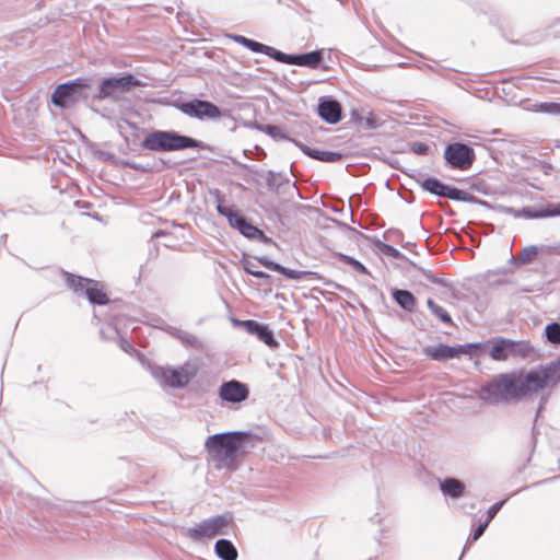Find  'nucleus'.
Here are the masks:
<instances>
[{"instance_id": "1", "label": "nucleus", "mask_w": 560, "mask_h": 560, "mask_svg": "<svg viewBox=\"0 0 560 560\" xmlns=\"http://www.w3.org/2000/svg\"><path fill=\"white\" fill-rule=\"evenodd\" d=\"M560 384V355L529 371H513L493 376L481 385L478 398L488 405L517 401L532 394L548 389L539 399L535 421L545 409L551 392Z\"/></svg>"}, {"instance_id": "2", "label": "nucleus", "mask_w": 560, "mask_h": 560, "mask_svg": "<svg viewBox=\"0 0 560 560\" xmlns=\"http://www.w3.org/2000/svg\"><path fill=\"white\" fill-rule=\"evenodd\" d=\"M256 436L248 431H233L209 435L205 446L218 467L231 468L240 455L255 447Z\"/></svg>"}, {"instance_id": "3", "label": "nucleus", "mask_w": 560, "mask_h": 560, "mask_svg": "<svg viewBox=\"0 0 560 560\" xmlns=\"http://www.w3.org/2000/svg\"><path fill=\"white\" fill-rule=\"evenodd\" d=\"M141 147L153 152H173L186 149H206V144L175 130H152L141 141Z\"/></svg>"}, {"instance_id": "4", "label": "nucleus", "mask_w": 560, "mask_h": 560, "mask_svg": "<svg viewBox=\"0 0 560 560\" xmlns=\"http://www.w3.org/2000/svg\"><path fill=\"white\" fill-rule=\"evenodd\" d=\"M410 177L415 178L416 182L420 185V187L434 196L442 197V198H448L455 201H465L469 203H478L481 206L488 207L489 203L485 200L479 199L478 197L459 189L454 186H450L441 182L439 178L435 177H427L422 179V174L420 172H416L415 174L409 175Z\"/></svg>"}, {"instance_id": "5", "label": "nucleus", "mask_w": 560, "mask_h": 560, "mask_svg": "<svg viewBox=\"0 0 560 560\" xmlns=\"http://www.w3.org/2000/svg\"><path fill=\"white\" fill-rule=\"evenodd\" d=\"M66 283L78 295H86L89 302L93 305H106L109 303L107 294L104 292L101 282L70 273L62 270Z\"/></svg>"}, {"instance_id": "6", "label": "nucleus", "mask_w": 560, "mask_h": 560, "mask_svg": "<svg viewBox=\"0 0 560 560\" xmlns=\"http://www.w3.org/2000/svg\"><path fill=\"white\" fill-rule=\"evenodd\" d=\"M142 85L143 83L131 73H125L119 77H108L102 79L100 82L97 86V95L103 100L118 102L122 98L124 94Z\"/></svg>"}, {"instance_id": "7", "label": "nucleus", "mask_w": 560, "mask_h": 560, "mask_svg": "<svg viewBox=\"0 0 560 560\" xmlns=\"http://www.w3.org/2000/svg\"><path fill=\"white\" fill-rule=\"evenodd\" d=\"M198 371L197 364L185 362L177 368H156L153 371V375L163 385L173 388H184L198 374Z\"/></svg>"}, {"instance_id": "8", "label": "nucleus", "mask_w": 560, "mask_h": 560, "mask_svg": "<svg viewBox=\"0 0 560 560\" xmlns=\"http://www.w3.org/2000/svg\"><path fill=\"white\" fill-rule=\"evenodd\" d=\"M444 160L452 170L467 171L472 166L476 154L472 147L463 142H452L445 147Z\"/></svg>"}, {"instance_id": "9", "label": "nucleus", "mask_w": 560, "mask_h": 560, "mask_svg": "<svg viewBox=\"0 0 560 560\" xmlns=\"http://www.w3.org/2000/svg\"><path fill=\"white\" fill-rule=\"evenodd\" d=\"M232 521L230 514L215 515L201 521L195 527L188 529L189 536L194 539L212 538L217 535L225 534L223 528Z\"/></svg>"}, {"instance_id": "10", "label": "nucleus", "mask_w": 560, "mask_h": 560, "mask_svg": "<svg viewBox=\"0 0 560 560\" xmlns=\"http://www.w3.org/2000/svg\"><path fill=\"white\" fill-rule=\"evenodd\" d=\"M177 108L185 115L200 120L218 119L222 116L221 109L215 104L199 98L179 103Z\"/></svg>"}, {"instance_id": "11", "label": "nucleus", "mask_w": 560, "mask_h": 560, "mask_svg": "<svg viewBox=\"0 0 560 560\" xmlns=\"http://www.w3.org/2000/svg\"><path fill=\"white\" fill-rule=\"evenodd\" d=\"M79 78L58 84L51 93V103L62 109L73 107L79 103Z\"/></svg>"}, {"instance_id": "12", "label": "nucleus", "mask_w": 560, "mask_h": 560, "mask_svg": "<svg viewBox=\"0 0 560 560\" xmlns=\"http://www.w3.org/2000/svg\"><path fill=\"white\" fill-rule=\"evenodd\" d=\"M276 61L285 65L318 69L323 65L324 52L323 50H313L304 54H285L278 49Z\"/></svg>"}, {"instance_id": "13", "label": "nucleus", "mask_w": 560, "mask_h": 560, "mask_svg": "<svg viewBox=\"0 0 560 560\" xmlns=\"http://www.w3.org/2000/svg\"><path fill=\"white\" fill-rule=\"evenodd\" d=\"M219 397L229 404L240 405L249 397V388L247 384L237 380L223 382L219 387Z\"/></svg>"}, {"instance_id": "14", "label": "nucleus", "mask_w": 560, "mask_h": 560, "mask_svg": "<svg viewBox=\"0 0 560 560\" xmlns=\"http://www.w3.org/2000/svg\"><path fill=\"white\" fill-rule=\"evenodd\" d=\"M229 224L237 230L243 236L249 240H259L265 244L273 243L272 238L267 236L262 230L255 226L245 215L236 212L230 218Z\"/></svg>"}, {"instance_id": "15", "label": "nucleus", "mask_w": 560, "mask_h": 560, "mask_svg": "<svg viewBox=\"0 0 560 560\" xmlns=\"http://www.w3.org/2000/svg\"><path fill=\"white\" fill-rule=\"evenodd\" d=\"M255 258L265 268H267L271 271H275V272H279L280 275H282L283 277H285L289 280L302 281V280L310 279V278H314V279L322 278L319 276V273H317L315 271L293 270V269L287 268L280 264L271 260L267 256H260V257H255Z\"/></svg>"}, {"instance_id": "16", "label": "nucleus", "mask_w": 560, "mask_h": 560, "mask_svg": "<svg viewBox=\"0 0 560 560\" xmlns=\"http://www.w3.org/2000/svg\"><path fill=\"white\" fill-rule=\"evenodd\" d=\"M234 323L242 326L249 335L256 336L258 340L262 341L268 347H279V342L275 338L273 331L267 325L254 319L234 320Z\"/></svg>"}, {"instance_id": "17", "label": "nucleus", "mask_w": 560, "mask_h": 560, "mask_svg": "<svg viewBox=\"0 0 560 560\" xmlns=\"http://www.w3.org/2000/svg\"><path fill=\"white\" fill-rule=\"evenodd\" d=\"M317 114L325 122L336 125L342 118V107L336 98L322 96L318 100Z\"/></svg>"}, {"instance_id": "18", "label": "nucleus", "mask_w": 560, "mask_h": 560, "mask_svg": "<svg viewBox=\"0 0 560 560\" xmlns=\"http://www.w3.org/2000/svg\"><path fill=\"white\" fill-rule=\"evenodd\" d=\"M95 156L102 162H109L112 164L128 167L141 173H151L155 171V166L153 164L138 163L130 160H119L113 152L109 151L97 150L95 151Z\"/></svg>"}, {"instance_id": "19", "label": "nucleus", "mask_w": 560, "mask_h": 560, "mask_svg": "<svg viewBox=\"0 0 560 560\" xmlns=\"http://www.w3.org/2000/svg\"><path fill=\"white\" fill-rule=\"evenodd\" d=\"M292 143H294L305 155L316 161L335 163L341 161L343 158V154L340 152L314 149L299 140H292Z\"/></svg>"}, {"instance_id": "20", "label": "nucleus", "mask_w": 560, "mask_h": 560, "mask_svg": "<svg viewBox=\"0 0 560 560\" xmlns=\"http://www.w3.org/2000/svg\"><path fill=\"white\" fill-rule=\"evenodd\" d=\"M162 329L170 336L177 339L186 348H191L195 350L203 349V342L197 336L186 330L179 329L171 325H165Z\"/></svg>"}, {"instance_id": "21", "label": "nucleus", "mask_w": 560, "mask_h": 560, "mask_svg": "<svg viewBox=\"0 0 560 560\" xmlns=\"http://www.w3.org/2000/svg\"><path fill=\"white\" fill-rule=\"evenodd\" d=\"M422 353L438 362L455 359L458 357L457 347L439 343L438 346H427L422 349Z\"/></svg>"}, {"instance_id": "22", "label": "nucleus", "mask_w": 560, "mask_h": 560, "mask_svg": "<svg viewBox=\"0 0 560 560\" xmlns=\"http://www.w3.org/2000/svg\"><path fill=\"white\" fill-rule=\"evenodd\" d=\"M80 79V88H79V103L82 102L86 106L93 108L96 102L103 101L101 96L97 95V88L92 85V80L89 78H79Z\"/></svg>"}, {"instance_id": "23", "label": "nucleus", "mask_w": 560, "mask_h": 560, "mask_svg": "<svg viewBox=\"0 0 560 560\" xmlns=\"http://www.w3.org/2000/svg\"><path fill=\"white\" fill-rule=\"evenodd\" d=\"M465 483L454 477H446L440 481V490L446 497L452 499H459L465 494Z\"/></svg>"}, {"instance_id": "24", "label": "nucleus", "mask_w": 560, "mask_h": 560, "mask_svg": "<svg viewBox=\"0 0 560 560\" xmlns=\"http://www.w3.org/2000/svg\"><path fill=\"white\" fill-rule=\"evenodd\" d=\"M392 298L396 304L406 312H412L416 308L417 299L408 290L394 289L392 290Z\"/></svg>"}, {"instance_id": "25", "label": "nucleus", "mask_w": 560, "mask_h": 560, "mask_svg": "<svg viewBox=\"0 0 560 560\" xmlns=\"http://www.w3.org/2000/svg\"><path fill=\"white\" fill-rule=\"evenodd\" d=\"M214 552L221 560H237L238 557L236 547L226 538H220L215 541Z\"/></svg>"}, {"instance_id": "26", "label": "nucleus", "mask_w": 560, "mask_h": 560, "mask_svg": "<svg viewBox=\"0 0 560 560\" xmlns=\"http://www.w3.org/2000/svg\"><path fill=\"white\" fill-rule=\"evenodd\" d=\"M489 354L495 361H503L511 358V340L499 338L491 347Z\"/></svg>"}, {"instance_id": "27", "label": "nucleus", "mask_w": 560, "mask_h": 560, "mask_svg": "<svg viewBox=\"0 0 560 560\" xmlns=\"http://www.w3.org/2000/svg\"><path fill=\"white\" fill-rule=\"evenodd\" d=\"M538 255V248L534 245L524 247L520 254L511 257V262L515 266L528 265L533 262Z\"/></svg>"}, {"instance_id": "28", "label": "nucleus", "mask_w": 560, "mask_h": 560, "mask_svg": "<svg viewBox=\"0 0 560 560\" xmlns=\"http://www.w3.org/2000/svg\"><path fill=\"white\" fill-rule=\"evenodd\" d=\"M533 352H534V348L532 347L529 341H526V340H521V341L511 340V358L526 359Z\"/></svg>"}, {"instance_id": "29", "label": "nucleus", "mask_w": 560, "mask_h": 560, "mask_svg": "<svg viewBox=\"0 0 560 560\" xmlns=\"http://www.w3.org/2000/svg\"><path fill=\"white\" fill-rule=\"evenodd\" d=\"M256 129H258L261 132H265L269 137H271L275 140H283V141H290L294 140L290 136H288L285 132L282 131V129L277 125H259L255 124Z\"/></svg>"}, {"instance_id": "30", "label": "nucleus", "mask_w": 560, "mask_h": 560, "mask_svg": "<svg viewBox=\"0 0 560 560\" xmlns=\"http://www.w3.org/2000/svg\"><path fill=\"white\" fill-rule=\"evenodd\" d=\"M505 212L513 214L515 218H521V217H523L525 219L545 218L544 207H541L538 210H536L532 207H523L520 210H516L514 208H505Z\"/></svg>"}, {"instance_id": "31", "label": "nucleus", "mask_w": 560, "mask_h": 560, "mask_svg": "<svg viewBox=\"0 0 560 560\" xmlns=\"http://www.w3.org/2000/svg\"><path fill=\"white\" fill-rule=\"evenodd\" d=\"M456 347H457L458 357L460 354H468V355L472 357V355H479V354L483 353L488 348V343L487 342H470V343L458 345Z\"/></svg>"}, {"instance_id": "32", "label": "nucleus", "mask_w": 560, "mask_h": 560, "mask_svg": "<svg viewBox=\"0 0 560 560\" xmlns=\"http://www.w3.org/2000/svg\"><path fill=\"white\" fill-rule=\"evenodd\" d=\"M245 48L249 49L253 52L264 54L273 60H276L278 52V49L250 38L248 39Z\"/></svg>"}, {"instance_id": "33", "label": "nucleus", "mask_w": 560, "mask_h": 560, "mask_svg": "<svg viewBox=\"0 0 560 560\" xmlns=\"http://www.w3.org/2000/svg\"><path fill=\"white\" fill-rule=\"evenodd\" d=\"M427 305L431 313L439 318L442 323L446 325L454 326L453 319L448 312L442 307L441 305L436 304L432 299H428Z\"/></svg>"}, {"instance_id": "34", "label": "nucleus", "mask_w": 560, "mask_h": 560, "mask_svg": "<svg viewBox=\"0 0 560 560\" xmlns=\"http://www.w3.org/2000/svg\"><path fill=\"white\" fill-rule=\"evenodd\" d=\"M266 184L269 189L279 190L283 184H289V179L282 177L281 174H277L273 171H268L266 176Z\"/></svg>"}, {"instance_id": "35", "label": "nucleus", "mask_w": 560, "mask_h": 560, "mask_svg": "<svg viewBox=\"0 0 560 560\" xmlns=\"http://www.w3.org/2000/svg\"><path fill=\"white\" fill-rule=\"evenodd\" d=\"M412 267L415 269H417L418 271H420L428 282H430L432 284H438L440 287L448 285V283L443 278L438 277L436 275L433 273V271L425 269V268H423L417 264H413V262H412Z\"/></svg>"}, {"instance_id": "36", "label": "nucleus", "mask_w": 560, "mask_h": 560, "mask_svg": "<svg viewBox=\"0 0 560 560\" xmlns=\"http://www.w3.org/2000/svg\"><path fill=\"white\" fill-rule=\"evenodd\" d=\"M545 337L547 341L559 345L560 343V323L552 322L545 327Z\"/></svg>"}, {"instance_id": "37", "label": "nucleus", "mask_w": 560, "mask_h": 560, "mask_svg": "<svg viewBox=\"0 0 560 560\" xmlns=\"http://www.w3.org/2000/svg\"><path fill=\"white\" fill-rule=\"evenodd\" d=\"M376 246L381 250V253L384 254L385 256H388V257H392L395 259H406L405 255L402 253H400L393 245L377 241Z\"/></svg>"}, {"instance_id": "38", "label": "nucleus", "mask_w": 560, "mask_h": 560, "mask_svg": "<svg viewBox=\"0 0 560 560\" xmlns=\"http://www.w3.org/2000/svg\"><path fill=\"white\" fill-rule=\"evenodd\" d=\"M217 201H218V205H217L218 213L225 217L228 219V221L230 222V218H232V215H234L237 211L230 207H226L222 203L223 198L218 190H217Z\"/></svg>"}, {"instance_id": "39", "label": "nucleus", "mask_w": 560, "mask_h": 560, "mask_svg": "<svg viewBox=\"0 0 560 560\" xmlns=\"http://www.w3.org/2000/svg\"><path fill=\"white\" fill-rule=\"evenodd\" d=\"M539 110L546 114L560 116V103L557 102H544L538 105Z\"/></svg>"}, {"instance_id": "40", "label": "nucleus", "mask_w": 560, "mask_h": 560, "mask_svg": "<svg viewBox=\"0 0 560 560\" xmlns=\"http://www.w3.org/2000/svg\"><path fill=\"white\" fill-rule=\"evenodd\" d=\"M410 150L417 155H427L430 152V147L424 142L415 141L411 143Z\"/></svg>"}, {"instance_id": "41", "label": "nucleus", "mask_w": 560, "mask_h": 560, "mask_svg": "<svg viewBox=\"0 0 560 560\" xmlns=\"http://www.w3.org/2000/svg\"><path fill=\"white\" fill-rule=\"evenodd\" d=\"M505 502L506 500H502L492 504L487 511V517L485 521L490 524V522L495 517V515L499 513V511L502 509Z\"/></svg>"}, {"instance_id": "42", "label": "nucleus", "mask_w": 560, "mask_h": 560, "mask_svg": "<svg viewBox=\"0 0 560 560\" xmlns=\"http://www.w3.org/2000/svg\"><path fill=\"white\" fill-rule=\"evenodd\" d=\"M544 213H545V218L559 217L560 215V202L545 205Z\"/></svg>"}, {"instance_id": "43", "label": "nucleus", "mask_w": 560, "mask_h": 560, "mask_svg": "<svg viewBox=\"0 0 560 560\" xmlns=\"http://www.w3.org/2000/svg\"><path fill=\"white\" fill-rule=\"evenodd\" d=\"M365 129H375L378 127L376 117L370 113L368 117L363 118Z\"/></svg>"}, {"instance_id": "44", "label": "nucleus", "mask_w": 560, "mask_h": 560, "mask_svg": "<svg viewBox=\"0 0 560 560\" xmlns=\"http://www.w3.org/2000/svg\"><path fill=\"white\" fill-rule=\"evenodd\" d=\"M119 346L121 350L125 351L126 353L131 354L132 352L136 351L133 345L127 339L120 338Z\"/></svg>"}, {"instance_id": "45", "label": "nucleus", "mask_w": 560, "mask_h": 560, "mask_svg": "<svg viewBox=\"0 0 560 560\" xmlns=\"http://www.w3.org/2000/svg\"><path fill=\"white\" fill-rule=\"evenodd\" d=\"M351 267H352L353 270H355L359 273H362V275H369L370 273L368 268L361 261H359L355 258L351 262Z\"/></svg>"}, {"instance_id": "46", "label": "nucleus", "mask_w": 560, "mask_h": 560, "mask_svg": "<svg viewBox=\"0 0 560 560\" xmlns=\"http://www.w3.org/2000/svg\"><path fill=\"white\" fill-rule=\"evenodd\" d=\"M363 118L361 116V114L359 113L358 109H352L350 112V121L353 122V124H357V125H362L363 124Z\"/></svg>"}, {"instance_id": "47", "label": "nucleus", "mask_w": 560, "mask_h": 560, "mask_svg": "<svg viewBox=\"0 0 560 560\" xmlns=\"http://www.w3.org/2000/svg\"><path fill=\"white\" fill-rule=\"evenodd\" d=\"M489 526V523L483 521L481 522L472 532L475 534V537H481L483 533L486 532L487 527Z\"/></svg>"}, {"instance_id": "48", "label": "nucleus", "mask_w": 560, "mask_h": 560, "mask_svg": "<svg viewBox=\"0 0 560 560\" xmlns=\"http://www.w3.org/2000/svg\"><path fill=\"white\" fill-rule=\"evenodd\" d=\"M229 37L234 40L235 43L246 47L247 45V42L249 38L243 36V35H237V34H232V35H229Z\"/></svg>"}, {"instance_id": "49", "label": "nucleus", "mask_w": 560, "mask_h": 560, "mask_svg": "<svg viewBox=\"0 0 560 560\" xmlns=\"http://www.w3.org/2000/svg\"><path fill=\"white\" fill-rule=\"evenodd\" d=\"M229 37L234 40L235 43L246 47L247 45V42L249 38L243 36V35H237V34H232V35H229Z\"/></svg>"}, {"instance_id": "50", "label": "nucleus", "mask_w": 560, "mask_h": 560, "mask_svg": "<svg viewBox=\"0 0 560 560\" xmlns=\"http://www.w3.org/2000/svg\"><path fill=\"white\" fill-rule=\"evenodd\" d=\"M242 265H243L245 272H247L248 275H252V272L256 271V269H255L256 266L250 260L244 259V260H242Z\"/></svg>"}, {"instance_id": "51", "label": "nucleus", "mask_w": 560, "mask_h": 560, "mask_svg": "<svg viewBox=\"0 0 560 560\" xmlns=\"http://www.w3.org/2000/svg\"><path fill=\"white\" fill-rule=\"evenodd\" d=\"M338 258H339L340 261H342V262H345V264H347L349 266H351V262L354 260L353 257L348 256L346 254H341V253L338 254Z\"/></svg>"}, {"instance_id": "52", "label": "nucleus", "mask_w": 560, "mask_h": 560, "mask_svg": "<svg viewBox=\"0 0 560 560\" xmlns=\"http://www.w3.org/2000/svg\"><path fill=\"white\" fill-rule=\"evenodd\" d=\"M252 276H254L255 278H258V279H264V280L270 279V276L267 272L261 271V270H256L255 272H252Z\"/></svg>"}, {"instance_id": "53", "label": "nucleus", "mask_w": 560, "mask_h": 560, "mask_svg": "<svg viewBox=\"0 0 560 560\" xmlns=\"http://www.w3.org/2000/svg\"><path fill=\"white\" fill-rule=\"evenodd\" d=\"M479 537H475V534L471 533L469 536H468V539H467V542L463 549V552H462V556L460 558L464 556V553L466 552L467 548H468V545L472 544L474 541L478 540Z\"/></svg>"}, {"instance_id": "54", "label": "nucleus", "mask_w": 560, "mask_h": 560, "mask_svg": "<svg viewBox=\"0 0 560 560\" xmlns=\"http://www.w3.org/2000/svg\"><path fill=\"white\" fill-rule=\"evenodd\" d=\"M164 235H165V232L162 231V230H159V231H156V232H154L152 234V238H159V237L164 236Z\"/></svg>"}, {"instance_id": "55", "label": "nucleus", "mask_w": 560, "mask_h": 560, "mask_svg": "<svg viewBox=\"0 0 560 560\" xmlns=\"http://www.w3.org/2000/svg\"><path fill=\"white\" fill-rule=\"evenodd\" d=\"M549 479H546V480H542V481H538V482H535L533 486H538L540 483H544V482H547Z\"/></svg>"}]
</instances>
